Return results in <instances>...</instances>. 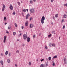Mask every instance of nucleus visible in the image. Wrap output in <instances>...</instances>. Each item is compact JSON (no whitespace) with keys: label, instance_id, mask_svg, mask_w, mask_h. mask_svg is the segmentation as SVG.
Returning <instances> with one entry per match:
<instances>
[{"label":"nucleus","instance_id":"24","mask_svg":"<svg viewBox=\"0 0 67 67\" xmlns=\"http://www.w3.org/2000/svg\"><path fill=\"white\" fill-rule=\"evenodd\" d=\"M52 46H54V47H55V44L54 43H53L52 44Z\"/></svg>","mask_w":67,"mask_h":67},{"label":"nucleus","instance_id":"36","mask_svg":"<svg viewBox=\"0 0 67 67\" xmlns=\"http://www.w3.org/2000/svg\"><path fill=\"white\" fill-rule=\"evenodd\" d=\"M5 8H3L2 9V11H3L4 10V9Z\"/></svg>","mask_w":67,"mask_h":67},{"label":"nucleus","instance_id":"45","mask_svg":"<svg viewBox=\"0 0 67 67\" xmlns=\"http://www.w3.org/2000/svg\"><path fill=\"white\" fill-rule=\"evenodd\" d=\"M35 35H34V36H33L34 38H35Z\"/></svg>","mask_w":67,"mask_h":67},{"label":"nucleus","instance_id":"20","mask_svg":"<svg viewBox=\"0 0 67 67\" xmlns=\"http://www.w3.org/2000/svg\"><path fill=\"white\" fill-rule=\"evenodd\" d=\"M11 26H9L8 27V30H10V29H11Z\"/></svg>","mask_w":67,"mask_h":67},{"label":"nucleus","instance_id":"40","mask_svg":"<svg viewBox=\"0 0 67 67\" xmlns=\"http://www.w3.org/2000/svg\"><path fill=\"white\" fill-rule=\"evenodd\" d=\"M41 33H40L38 35L39 36H41Z\"/></svg>","mask_w":67,"mask_h":67},{"label":"nucleus","instance_id":"28","mask_svg":"<svg viewBox=\"0 0 67 67\" xmlns=\"http://www.w3.org/2000/svg\"><path fill=\"white\" fill-rule=\"evenodd\" d=\"M15 26H16V27H17L18 26V25H17V24H16V23L15 24Z\"/></svg>","mask_w":67,"mask_h":67},{"label":"nucleus","instance_id":"26","mask_svg":"<svg viewBox=\"0 0 67 67\" xmlns=\"http://www.w3.org/2000/svg\"><path fill=\"white\" fill-rule=\"evenodd\" d=\"M64 64H67V61H64Z\"/></svg>","mask_w":67,"mask_h":67},{"label":"nucleus","instance_id":"32","mask_svg":"<svg viewBox=\"0 0 67 67\" xmlns=\"http://www.w3.org/2000/svg\"><path fill=\"white\" fill-rule=\"evenodd\" d=\"M13 15H15V12H13Z\"/></svg>","mask_w":67,"mask_h":67},{"label":"nucleus","instance_id":"3","mask_svg":"<svg viewBox=\"0 0 67 67\" xmlns=\"http://www.w3.org/2000/svg\"><path fill=\"white\" fill-rule=\"evenodd\" d=\"M9 9H10L11 10H13V6L12 5V4H10V7H9Z\"/></svg>","mask_w":67,"mask_h":67},{"label":"nucleus","instance_id":"49","mask_svg":"<svg viewBox=\"0 0 67 67\" xmlns=\"http://www.w3.org/2000/svg\"><path fill=\"white\" fill-rule=\"evenodd\" d=\"M64 21V19H63L62 20V22H63Z\"/></svg>","mask_w":67,"mask_h":67},{"label":"nucleus","instance_id":"17","mask_svg":"<svg viewBox=\"0 0 67 67\" xmlns=\"http://www.w3.org/2000/svg\"><path fill=\"white\" fill-rule=\"evenodd\" d=\"M0 63H1V64L2 65H3V62L2 61H1L0 62Z\"/></svg>","mask_w":67,"mask_h":67},{"label":"nucleus","instance_id":"44","mask_svg":"<svg viewBox=\"0 0 67 67\" xmlns=\"http://www.w3.org/2000/svg\"><path fill=\"white\" fill-rule=\"evenodd\" d=\"M44 59H42L41 60V62H42L43 60Z\"/></svg>","mask_w":67,"mask_h":67},{"label":"nucleus","instance_id":"56","mask_svg":"<svg viewBox=\"0 0 67 67\" xmlns=\"http://www.w3.org/2000/svg\"><path fill=\"white\" fill-rule=\"evenodd\" d=\"M15 66L16 67H17V65L16 64H15Z\"/></svg>","mask_w":67,"mask_h":67},{"label":"nucleus","instance_id":"42","mask_svg":"<svg viewBox=\"0 0 67 67\" xmlns=\"http://www.w3.org/2000/svg\"><path fill=\"white\" fill-rule=\"evenodd\" d=\"M26 10L27 12H28V11L29 10V9H26Z\"/></svg>","mask_w":67,"mask_h":67},{"label":"nucleus","instance_id":"43","mask_svg":"<svg viewBox=\"0 0 67 67\" xmlns=\"http://www.w3.org/2000/svg\"><path fill=\"white\" fill-rule=\"evenodd\" d=\"M9 56H11V53H9Z\"/></svg>","mask_w":67,"mask_h":67},{"label":"nucleus","instance_id":"25","mask_svg":"<svg viewBox=\"0 0 67 67\" xmlns=\"http://www.w3.org/2000/svg\"><path fill=\"white\" fill-rule=\"evenodd\" d=\"M13 34L14 35H15V34H16V32H13Z\"/></svg>","mask_w":67,"mask_h":67},{"label":"nucleus","instance_id":"34","mask_svg":"<svg viewBox=\"0 0 67 67\" xmlns=\"http://www.w3.org/2000/svg\"><path fill=\"white\" fill-rule=\"evenodd\" d=\"M24 12H26V9H24L23 10Z\"/></svg>","mask_w":67,"mask_h":67},{"label":"nucleus","instance_id":"8","mask_svg":"<svg viewBox=\"0 0 67 67\" xmlns=\"http://www.w3.org/2000/svg\"><path fill=\"white\" fill-rule=\"evenodd\" d=\"M30 12L31 13H34V9L33 8H32L30 10Z\"/></svg>","mask_w":67,"mask_h":67},{"label":"nucleus","instance_id":"31","mask_svg":"<svg viewBox=\"0 0 67 67\" xmlns=\"http://www.w3.org/2000/svg\"><path fill=\"white\" fill-rule=\"evenodd\" d=\"M52 36V34H50V35H48V37H51Z\"/></svg>","mask_w":67,"mask_h":67},{"label":"nucleus","instance_id":"48","mask_svg":"<svg viewBox=\"0 0 67 67\" xmlns=\"http://www.w3.org/2000/svg\"><path fill=\"white\" fill-rule=\"evenodd\" d=\"M6 33L8 34V33H9V32H8V31H6Z\"/></svg>","mask_w":67,"mask_h":67},{"label":"nucleus","instance_id":"30","mask_svg":"<svg viewBox=\"0 0 67 67\" xmlns=\"http://www.w3.org/2000/svg\"><path fill=\"white\" fill-rule=\"evenodd\" d=\"M30 3H33V1H30Z\"/></svg>","mask_w":67,"mask_h":67},{"label":"nucleus","instance_id":"5","mask_svg":"<svg viewBox=\"0 0 67 67\" xmlns=\"http://www.w3.org/2000/svg\"><path fill=\"white\" fill-rule=\"evenodd\" d=\"M6 40V36H4V41H3V42L5 43V41Z\"/></svg>","mask_w":67,"mask_h":67},{"label":"nucleus","instance_id":"1","mask_svg":"<svg viewBox=\"0 0 67 67\" xmlns=\"http://www.w3.org/2000/svg\"><path fill=\"white\" fill-rule=\"evenodd\" d=\"M23 37L24 40H26L27 37V35H26L25 34H24Z\"/></svg>","mask_w":67,"mask_h":67},{"label":"nucleus","instance_id":"16","mask_svg":"<svg viewBox=\"0 0 67 67\" xmlns=\"http://www.w3.org/2000/svg\"><path fill=\"white\" fill-rule=\"evenodd\" d=\"M8 54V51H6V52H5V54L6 55H7Z\"/></svg>","mask_w":67,"mask_h":67},{"label":"nucleus","instance_id":"14","mask_svg":"<svg viewBox=\"0 0 67 67\" xmlns=\"http://www.w3.org/2000/svg\"><path fill=\"white\" fill-rule=\"evenodd\" d=\"M67 17V15L66 14L64 15V16L63 18H65Z\"/></svg>","mask_w":67,"mask_h":67},{"label":"nucleus","instance_id":"61","mask_svg":"<svg viewBox=\"0 0 67 67\" xmlns=\"http://www.w3.org/2000/svg\"><path fill=\"white\" fill-rule=\"evenodd\" d=\"M19 32L20 33H21V31H19Z\"/></svg>","mask_w":67,"mask_h":67},{"label":"nucleus","instance_id":"51","mask_svg":"<svg viewBox=\"0 0 67 67\" xmlns=\"http://www.w3.org/2000/svg\"><path fill=\"white\" fill-rule=\"evenodd\" d=\"M59 38L60 40V36H59Z\"/></svg>","mask_w":67,"mask_h":67},{"label":"nucleus","instance_id":"52","mask_svg":"<svg viewBox=\"0 0 67 67\" xmlns=\"http://www.w3.org/2000/svg\"><path fill=\"white\" fill-rule=\"evenodd\" d=\"M7 24V23H5L4 24V25H6V24Z\"/></svg>","mask_w":67,"mask_h":67},{"label":"nucleus","instance_id":"55","mask_svg":"<svg viewBox=\"0 0 67 67\" xmlns=\"http://www.w3.org/2000/svg\"><path fill=\"white\" fill-rule=\"evenodd\" d=\"M19 35L20 36H21V35H22V33H20Z\"/></svg>","mask_w":67,"mask_h":67},{"label":"nucleus","instance_id":"29","mask_svg":"<svg viewBox=\"0 0 67 67\" xmlns=\"http://www.w3.org/2000/svg\"><path fill=\"white\" fill-rule=\"evenodd\" d=\"M18 4L19 5H20V2H18Z\"/></svg>","mask_w":67,"mask_h":67},{"label":"nucleus","instance_id":"15","mask_svg":"<svg viewBox=\"0 0 67 67\" xmlns=\"http://www.w3.org/2000/svg\"><path fill=\"white\" fill-rule=\"evenodd\" d=\"M7 62L8 63H10V59H7Z\"/></svg>","mask_w":67,"mask_h":67},{"label":"nucleus","instance_id":"19","mask_svg":"<svg viewBox=\"0 0 67 67\" xmlns=\"http://www.w3.org/2000/svg\"><path fill=\"white\" fill-rule=\"evenodd\" d=\"M3 8H5V6L4 4H3Z\"/></svg>","mask_w":67,"mask_h":67},{"label":"nucleus","instance_id":"63","mask_svg":"<svg viewBox=\"0 0 67 67\" xmlns=\"http://www.w3.org/2000/svg\"><path fill=\"white\" fill-rule=\"evenodd\" d=\"M36 61H38V60L37 59V60H36Z\"/></svg>","mask_w":67,"mask_h":67},{"label":"nucleus","instance_id":"2","mask_svg":"<svg viewBox=\"0 0 67 67\" xmlns=\"http://www.w3.org/2000/svg\"><path fill=\"white\" fill-rule=\"evenodd\" d=\"M48 62H47L46 63H45L44 65V66H45L44 67H47L48 66Z\"/></svg>","mask_w":67,"mask_h":67},{"label":"nucleus","instance_id":"50","mask_svg":"<svg viewBox=\"0 0 67 67\" xmlns=\"http://www.w3.org/2000/svg\"><path fill=\"white\" fill-rule=\"evenodd\" d=\"M53 19H55V17H54V16H53Z\"/></svg>","mask_w":67,"mask_h":67},{"label":"nucleus","instance_id":"7","mask_svg":"<svg viewBox=\"0 0 67 67\" xmlns=\"http://www.w3.org/2000/svg\"><path fill=\"white\" fill-rule=\"evenodd\" d=\"M30 16V14H28L26 16V19H27L29 18V16Z\"/></svg>","mask_w":67,"mask_h":67},{"label":"nucleus","instance_id":"33","mask_svg":"<svg viewBox=\"0 0 67 67\" xmlns=\"http://www.w3.org/2000/svg\"><path fill=\"white\" fill-rule=\"evenodd\" d=\"M64 6H65V7H67V3L65 4L64 5Z\"/></svg>","mask_w":67,"mask_h":67},{"label":"nucleus","instance_id":"54","mask_svg":"<svg viewBox=\"0 0 67 67\" xmlns=\"http://www.w3.org/2000/svg\"><path fill=\"white\" fill-rule=\"evenodd\" d=\"M53 1H54V0H51V2H53Z\"/></svg>","mask_w":67,"mask_h":67},{"label":"nucleus","instance_id":"64","mask_svg":"<svg viewBox=\"0 0 67 67\" xmlns=\"http://www.w3.org/2000/svg\"><path fill=\"white\" fill-rule=\"evenodd\" d=\"M54 34H56V33H54Z\"/></svg>","mask_w":67,"mask_h":67},{"label":"nucleus","instance_id":"18","mask_svg":"<svg viewBox=\"0 0 67 67\" xmlns=\"http://www.w3.org/2000/svg\"><path fill=\"white\" fill-rule=\"evenodd\" d=\"M67 59L66 58H64V62H65V61H66Z\"/></svg>","mask_w":67,"mask_h":67},{"label":"nucleus","instance_id":"35","mask_svg":"<svg viewBox=\"0 0 67 67\" xmlns=\"http://www.w3.org/2000/svg\"><path fill=\"white\" fill-rule=\"evenodd\" d=\"M65 27V25H64L63 26V29H64Z\"/></svg>","mask_w":67,"mask_h":67},{"label":"nucleus","instance_id":"59","mask_svg":"<svg viewBox=\"0 0 67 67\" xmlns=\"http://www.w3.org/2000/svg\"><path fill=\"white\" fill-rule=\"evenodd\" d=\"M17 41H18V42H19V40H18V39H17Z\"/></svg>","mask_w":67,"mask_h":67},{"label":"nucleus","instance_id":"38","mask_svg":"<svg viewBox=\"0 0 67 67\" xmlns=\"http://www.w3.org/2000/svg\"><path fill=\"white\" fill-rule=\"evenodd\" d=\"M45 47L46 49H47L48 48L47 47V46Z\"/></svg>","mask_w":67,"mask_h":67},{"label":"nucleus","instance_id":"27","mask_svg":"<svg viewBox=\"0 0 67 67\" xmlns=\"http://www.w3.org/2000/svg\"><path fill=\"white\" fill-rule=\"evenodd\" d=\"M49 46L50 47H52L51 46H52V44H51V43H50L49 44Z\"/></svg>","mask_w":67,"mask_h":67},{"label":"nucleus","instance_id":"11","mask_svg":"<svg viewBox=\"0 0 67 67\" xmlns=\"http://www.w3.org/2000/svg\"><path fill=\"white\" fill-rule=\"evenodd\" d=\"M41 21L42 24H43V23H44V21L43 20H42V19H41Z\"/></svg>","mask_w":67,"mask_h":67},{"label":"nucleus","instance_id":"60","mask_svg":"<svg viewBox=\"0 0 67 67\" xmlns=\"http://www.w3.org/2000/svg\"><path fill=\"white\" fill-rule=\"evenodd\" d=\"M1 55L3 56V54L2 53H1Z\"/></svg>","mask_w":67,"mask_h":67},{"label":"nucleus","instance_id":"41","mask_svg":"<svg viewBox=\"0 0 67 67\" xmlns=\"http://www.w3.org/2000/svg\"><path fill=\"white\" fill-rule=\"evenodd\" d=\"M19 50H17L16 51V53H19Z\"/></svg>","mask_w":67,"mask_h":67},{"label":"nucleus","instance_id":"10","mask_svg":"<svg viewBox=\"0 0 67 67\" xmlns=\"http://www.w3.org/2000/svg\"><path fill=\"white\" fill-rule=\"evenodd\" d=\"M45 17L44 16H43L42 18L41 19V20H45Z\"/></svg>","mask_w":67,"mask_h":67},{"label":"nucleus","instance_id":"9","mask_svg":"<svg viewBox=\"0 0 67 67\" xmlns=\"http://www.w3.org/2000/svg\"><path fill=\"white\" fill-rule=\"evenodd\" d=\"M25 25L26 26H28V25H29V23L28 22V21H27L26 22Z\"/></svg>","mask_w":67,"mask_h":67},{"label":"nucleus","instance_id":"13","mask_svg":"<svg viewBox=\"0 0 67 67\" xmlns=\"http://www.w3.org/2000/svg\"><path fill=\"white\" fill-rule=\"evenodd\" d=\"M57 55H55L53 57V59L54 58H57Z\"/></svg>","mask_w":67,"mask_h":67},{"label":"nucleus","instance_id":"57","mask_svg":"<svg viewBox=\"0 0 67 67\" xmlns=\"http://www.w3.org/2000/svg\"><path fill=\"white\" fill-rule=\"evenodd\" d=\"M36 0H33V1H34V2H35Z\"/></svg>","mask_w":67,"mask_h":67},{"label":"nucleus","instance_id":"58","mask_svg":"<svg viewBox=\"0 0 67 67\" xmlns=\"http://www.w3.org/2000/svg\"><path fill=\"white\" fill-rule=\"evenodd\" d=\"M54 32V31H53L52 32V33H53Z\"/></svg>","mask_w":67,"mask_h":67},{"label":"nucleus","instance_id":"23","mask_svg":"<svg viewBox=\"0 0 67 67\" xmlns=\"http://www.w3.org/2000/svg\"><path fill=\"white\" fill-rule=\"evenodd\" d=\"M49 60H51V57H50L48 58Z\"/></svg>","mask_w":67,"mask_h":67},{"label":"nucleus","instance_id":"12","mask_svg":"<svg viewBox=\"0 0 67 67\" xmlns=\"http://www.w3.org/2000/svg\"><path fill=\"white\" fill-rule=\"evenodd\" d=\"M40 67H45V66L44 65L42 64H41L40 66Z\"/></svg>","mask_w":67,"mask_h":67},{"label":"nucleus","instance_id":"21","mask_svg":"<svg viewBox=\"0 0 67 67\" xmlns=\"http://www.w3.org/2000/svg\"><path fill=\"white\" fill-rule=\"evenodd\" d=\"M6 19H7V17H4V21H6Z\"/></svg>","mask_w":67,"mask_h":67},{"label":"nucleus","instance_id":"47","mask_svg":"<svg viewBox=\"0 0 67 67\" xmlns=\"http://www.w3.org/2000/svg\"><path fill=\"white\" fill-rule=\"evenodd\" d=\"M22 29H24V27L23 26H22L21 27Z\"/></svg>","mask_w":67,"mask_h":67},{"label":"nucleus","instance_id":"6","mask_svg":"<svg viewBox=\"0 0 67 67\" xmlns=\"http://www.w3.org/2000/svg\"><path fill=\"white\" fill-rule=\"evenodd\" d=\"M34 24H30V28H32L34 26Z\"/></svg>","mask_w":67,"mask_h":67},{"label":"nucleus","instance_id":"4","mask_svg":"<svg viewBox=\"0 0 67 67\" xmlns=\"http://www.w3.org/2000/svg\"><path fill=\"white\" fill-rule=\"evenodd\" d=\"M26 38L27 39V41L28 42H29L30 41V38L29 37H27Z\"/></svg>","mask_w":67,"mask_h":67},{"label":"nucleus","instance_id":"39","mask_svg":"<svg viewBox=\"0 0 67 67\" xmlns=\"http://www.w3.org/2000/svg\"><path fill=\"white\" fill-rule=\"evenodd\" d=\"M29 65H31V62H29Z\"/></svg>","mask_w":67,"mask_h":67},{"label":"nucleus","instance_id":"53","mask_svg":"<svg viewBox=\"0 0 67 67\" xmlns=\"http://www.w3.org/2000/svg\"><path fill=\"white\" fill-rule=\"evenodd\" d=\"M23 46H25V44H23Z\"/></svg>","mask_w":67,"mask_h":67},{"label":"nucleus","instance_id":"22","mask_svg":"<svg viewBox=\"0 0 67 67\" xmlns=\"http://www.w3.org/2000/svg\"><path fill=\"white\" fill-rule=\"evenodd\" d=\"M55 16L56 18H57V17H58V14H57L55 15Z\"/></svg>","mask_w":67,"mask_h":67},{"label":"nucleus","instance_id":"62","mask_svg":"<svg viewBox=\"0 0 67 67\" xmlns=\"http://www.w3.org/2000/svg\"><path fill=\"white\" fill-rule=\"evenodd\" d=\"M18 36H19V37H20V35H19Z\"/></svg>","mask_w":67,"mask_h":67},{"label":"nucleus","instance_id":"46","mask_svg":"<svg viewBox=\"0 0 67 67\" xmlns=\"http://www.w3.org/2000/svg\"><path fill=\"white\" fill-rule=\"evenodd\" d=\"M32 17H31L30 18V21H31V20H32Z\"/></svg>","mask_w":67,"mask_h":67},{"label":"nucleus","instance_id":"37","mask_svg":"<svg viewBox=\"0 0 67 67\" xmlns=\"http://www.w3.org/2000/svg\"><path fill=\"white\" fill-rule=\"evenodd\" d=\"M52 65H53V66H55V63H53Z\"/></svg>","mask_w":67,"mask_h":67}]
</instances>
